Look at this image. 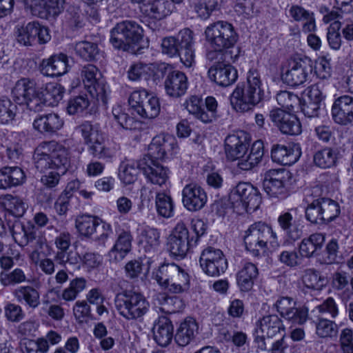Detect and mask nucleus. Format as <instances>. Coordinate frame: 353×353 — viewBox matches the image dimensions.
I'll use <instances>...</instances> for the list:
<instances>
[{"mask_svg":"<svg viewBox=\"0 0 353 353\" xmlns=\"http://www.w3.org/2000/svg\"><path fill=\"white\" fill-rule=\"evenodd\" d=\"M33 160L36 169L40 172L54 170L41 178V183L49 189L58 185L61 174L65 172L69 164L68 150L55 141L40 143L34 150Z\"/></svg>","mask_w":353,"mask_h":353,"instance_id":"1","label":"nucleus"},{"mask_svg":"<svg viewBox=\"0 0 353 353\" xmlns=\"http://www.w3.org/2000/svg\"><path fill=\"white\" fill-rule=\"evenodd\" d=\"M264 92L256 70H250L246 83H239L230 95V104L238 112H247L253 110L263 99Z\"/></svg>","mask_w":353,"mask_h":353,"instance_id":"2","label":"nucleus"},{"mask_svg":"<svg viewBox=\"0 0 353 353\" xmlns=\"http://www.w3.org/2000/svg\"><path fill=\"white\" fill-rule=\"evenodd\" d=\"M154 279L162 288L172 294L182 293L190 287L188 274L174 263L162 264L155 273Z\"/></svg>","mask_w":353,"mask_h":353,"instance_id":"3","label":"nucleus"},{"mask_svg":"<svg viewBox=\"0 0 353 353\" xmlns=\"http://www.w3.org/2000/svg\"><path fill=\"white\" fill-rule=\"evenodd\" d=\"M276 234L266 223L259 221L251 225L245 231L243 240L245 249L254 257L266 254L268 243L271 238L276 239Z\"/></svg>","mask_w":353,"mask_h":353,"instance_id":"4","label":"nucleus"},{"mask_svg":"<svg viewBox=\"0 0 353 353\" xmlns=\"http://www.w3.org/2000/svg\"><path fill=\"white\" fill-rule=\"evenodd\" d=\"M114 303L119 314L129 321L142 318L150 307L149 302L143 294L132 291L117 294Z\"/></svg>","mask_w":353,"mask_h":353,"instance_id":"5","label":"nucleus"},{"mask_svg":"<svg viewBox=\"0 0 353 353\" xmlns=\"http://www.w3.org/2000/svg\"><path fill=\"white\" fill-rule=\"evenodd\" d=\"M204 34L210 48L218 50L232 48L239 39L232 24L225 21L210 23L205 28Z\"/></svg>","mask_w":353,"mask_h":353,"instance_id":"6","label":"nucleus"},{"mask_svg":"<svg viewBox=\"0 0 353 353\" xmlns=\"http://www.w3.org/2000/svg\"><path fill=\"white\" fill-rule=\"evenodd\" d=\"M143 37V29L132 20L117 23L110 30V42L118 50H128L132 44L138 43Z\"/></svg>","mask_w":353,"mask_h":353,"instance_id":"7","label":"nucleus"},{"mask_svg":"<svg viewBox=\"0 0 353 353\" xmlns=\"http://www.w3.org/2000/svg\"><path fill=\"white\" fill-rule=\"evenodd\" d=\"M79 130L88 145V152L99 159H111L114 152L105 145V138L99 126L90 122H85L79 127Z\"/></svg>","mask_w":353,"mask_h":353,"instance_id":"8","label":"nucleus"},{"mask_svg":"<svg viewBox=\"0 0 353 353\" xmlns=\"http://www.w3.org/2000/svg\"><path fill=\"white\" fill-rule=\"evenodd\" d=\"M340 214L337 202L328 198L314 200L305 209V218L311 223L326 224L335 219Z\"/></svg>","mask_w":353,"mask_h":353,"instance_id":"9","label":"nucleus"},{"mask_svg":"<svg viewBox=\"0 0 353 353\" xmlns=\"http://www.w3.org/2000/svg\"><path fill=\"white\" fill-rule=\"evenodd\" d=\"M313 70L312 61L307 57L288 60L283 66L281 79L292 87H297L305 83Z\"/></svg>","mask_w":353,"mask_h":353,"instance_id":"10","label":"nucleus"},{"mask_svg":"<svg viewBox=\"0 0 353 353\" xmlns=\"http://www.w3.org/2000/svg\"><path fill=\"white\" fill-rule=\"evenodd\" d=\"M285 332L282 320L276 314H270L260 318L255 325L254 343L259 350H267V340Z\"/></svg>","mask_w":353,"mask_h":353,"instance_id":"11","label":"nucleus"},{"mask_svg":"<svg viewBox=\"0 0 353 353\" xmlns=\"http://www.w3.org/2000/svg\"><path fill=\"white\" fill-rule=\"evenodd\" d=\"M229 200L234 208L246 211L256 210L261 202L260 193L248 183H239L229 195Z\"/></svg>","mask_w":353,"mask_h":353,"instance_id":"12","label":"nucleus"},{"mask_svg":"<svg viewBox=\"0 0 353 353\" xmlns=\"http://www.w3.org/2000/svg\"><path fill=\"white\" fill-rule=\"evenodd\" d=\"M85 88L90 94L105 105L108 102V87L98 68L92 64L85 65L81 70Z\"/></svg>","mask_w":353,"mask_h":353,"instance_id":"13","label":"nucleus"},{"mask_svg":"<svg viewBox=\"0 0 353 353\" xmlns=\"http://www.w3.org/2000/svg\"><path fill=\"white\" fill-rule=\"evenodd\" d=\"M196 246L190 239L186 225L180 221L176 223L168 238L167 248L170 254L183 259L191 247Z\"/></svg>","mask_w":353,"mask_h":353,"instance_id":"14","label":"nucleus"},{"mask_svg":"<svg viewBox=\"0 0 353 353\" xmlns=\"http://www.w3.org/2000/svg\"><path fill=\"white\" fill-rule=\"evenodd\" d=\"M290 173L285 169H272L265 172L263 186L271 197L284 199L288 196L287 183Z\"/></svg>","mask_w":353,"mask_h":353,"instance_id":"15","label":"nucleus"},{"mask_svg":"<svg viewBox=\"0 0 353 353\" xmlns=\"http://www.w3.org/2000/svg\"><path fill=\"white\" fill-rule=\"evenodd\" d=\"M199 264L202 270L210 276H219L228 268V261L222 250L211 246L202 251Z\"/></svg>","mask_w":353,"mask_h":353,"instance_id":"16","label":"nucleus"},{"mask_svg":"<svg viewBox=\"0 0 353 353\" xmlns=\"http://www.w3.org/2000/svg\"><path fill=\"white\" fill-rule=\"evenodd\" d=\"M16 37L17 41L25 46H32L37 42L46 43L51 38L48 28L37 21L30 22L19 28Z\"/></svg>","mask_w":353,"mask_h":353,"instance_id":"17","label":"nucleus"},{"mask_svg":"<svg viewBox=\"0 0 353 353\" xmlns=\"http://www.w3.org/2000/svg\"><path fill=\"white\" fill-rule=\"evenodd\" d=\"M269 117L281 133L292 136L299 135L301 133V124L296 115L276 108L270 112Z\"/></svg>","mask_w":353,"mask_h":353,"instance_id":"18","label":"nucleus"},{"mask_svg":"<svg viewBox=\"0 0 353 353\" xmlns=\"http://www.w3.org/2000/svg\"><path fill=\"white\" fill-rule=\"evenodd\" d=\"M250 143V134L243 130L236 131L226 137L225 151L230 161L237 160L244 152H248Z\"/></svg>","mask_w":353,"mask_h":353,"instance_id":"19","label":"nucleus"},{"mask_svg":"<svg viewBox=\"0 0 353 353\" xmlns=\"http://www.w3.org/2000/svg\"><path fill=\"white\" fill-rule=\"evenodd\" d=\"M177 148L175 138L170 134H159L154 137L148 146V154L143 158L163 160L167 154L172 153Z\"/></svg>","mask_w":353,"mask_h":353,"instance_id":"20","label":"nucleus"},{"mask_svg":"<svg viewBox=\"0 0 353 353\" xmlns=\"http://www.w3.org/2000/svg\"><path fill=\"white\" fill-rule=\"evenodd\" d=\"M138 166L152 184L162 186L168 180V168L154 159L143 158L139 161Z\"/></svg>","mask_w":353,"mask_h":353,"instance_id":"21","label":"nucleus"},{"mask_svg":"<svg viewBox=\"0 0 353 353\" xmlns=\"http://www.w3.org/2000/svg\"><path fill=\"white\" fill-rule=\"evenodd\" d=\"M208 200L205 191L195 183L186 185L182 191V203L189 211L196 212L202 209Z\"/></svg>","mask_w":353,"mask_h":353,"instance_id":"22","label":"nucleus"},{"mask_svg":"<svg viewBox=\"0 0 353 353\" xmlns=\"http://www.w3.org/2000/svg\"><path fill=\"white\" fill-rule=\"evenodd\" d=\"M71 239L72 236L68 232H62L54 239V244L58 250L54 256V261L60 265H75L79 263L78 254L69 250Z\"/></svg>","mask_w":353,"mask_h":353,"instance_id":"23","label":"nucleus"},{"mask_svg":"<svg viewBox=\"0 0 353 353\" xmlns=\"http://www.w3.org/2000/svg\"><path fill=\"white\" fill-rule=\"evenodd\" d=\"M332 117L335 123L346 125L353 121V97L343 95L334 100Z\"/></svg>","mask_w":353,"mask_h":353,"instance_id":"24","label":"nucleus"},{"mask_svg":"<svg viewBox=\"0 0 353 353\" xmlns=\"http://www.w3.org/2000/svg\"><path fill=\"white\" fill-rule=\"evenodd\" d=\"M208 76L210 80L221 87L232 85L238 78L237 70L232 65L219 62L209 68Z\"/></svg>","mask_w":353,"mask_h":353,"instance_id":"25","label":"nucleus"},{"mask_svg":"<svg viewBox=\"0 0 353 353\" xmlns=\"http://www.w3.org/2000/svg\"><path fill=\"white\" fill-rule=\"evenodd\" d=\"M141 4V10L149 17L161 20L170 15L173 10L172 3L165 0H132Z\"/></svg>","mask_w":353,"mask_h":353,"instance_id":"26","label":"nucleus"},{"mask_svg":"<svg viewBox=\"0 0 353 353\" xmlns=\"http://www.w3.org/2000/svg\"><path fill=\"white\" fill-rule=\"evenodd\" d=\"M10 228L14 241L21 247L28 245L39 236L38 230L31 221L24 223L17 220L10 226Z\"/></svg>","mask_w":353,"mask_h":353,"instance_id":"27","label":"nucleus"},{"mask_svg":"<svg viewBox=\"0 0 353 353\" xmlns=\"http://www.w3.org/2000/svg\"><path fill=\"white\" fill-rule=\"evenodd\" d=\"M164 83L166 93L175 98L184 95L188 88L187 76L179 70L169 72Z\"/></svg>","mask_w":353,"mask_h":353,"instance_id":"28","label":"nucleus"},{"mask_svg":"<svg viewBox=\"0 0 353 353\" xmlns=\"http://www.w3.org/2000/svg\"><path fill=\"white\" fill-rule=\"evenodd\" d=\"M40 71L45 76L58 77L68 71L67 56L63 54L52 55L43 59L40 65Z\"/></svg>","mask_w":353,"mask_h":353,"instance_id":"29","label":"nucleus"},{"mask_svg":"<svg viewBox=\"0 0 353 353\" xmlns=\"http://www.w3.org/2000/svg\"><path fill=\"white\" fill-rule=\"evenodd\" d=\"M263 155V142L261 140L256 141L252 145L250 152H244L237 159V166L242 170H250L261 161Z\"/></svg>","mask_w":353,"mask_h":353,"instance_id":"30","label":"nucleus"},{"mask_svg":"<svg viewBox=\"0 0 353 353\" xmlns=\"http://www.w3.org/2000/svg\"><path fill=\"white\" fill-rule=\"evenodd\" d=\"M278 223L289 241H296L303 236V225L294 220L290 212L281 214L278 217Z\"/></svg>","mask_w":353,"mask_h":353,"instance_id":"31","label":"nucleus"},{"mask_svg":"<svg viewBox=\"0 0 353 353\" xmlns=\"http://www.w3.org/2000/svg\"><path fill=\"white\" fill-rule=\"evenodd\" d=\"M173 325L166 316H160L154 322L152 332L154 341L162 347L168 345L173 338Z\"/></svg>","mask_w":353,"mask_h":353,"instance_id":"32","label":"nucleus"},{"mask_svg":"<svg viewBox=\"0 0 353 353\" xmlns=\"http://www.w3.org/2000/svg\"><path fill=\"white\" fill-rule=\"evenodd\" d=\"M63 120L56 113L40 115L33 122L34 128L43 134H52L63 125Z\"/></svg>","mask_w":353,"mask_h":353,"instance_id":"33","label":"nucleus"},{"mask_svg":"<svg viewBox=\"0 0 353 353\" xmlns=\"http://www.w3.org/2000/svg\"><path fill=\"white\" fill-rule=\"evenodd\" d=\"M25 180V172L18 166H5L0 169V189L6 190L20 185Z\"/></svg>","mask_w":353,"mask_h":353,"instance_id":"34","label":"nucleus"},{"mask_svg":"<svg viewBox=\"0 0 353 353\" xmlns=\"http://www.w3.org/2000/svg\"><path fill=\"white\" fill-rule=\"evenodd\" d=\"M325 242V236L321 233H314L302 239L299 245L301 257L312 258L319 254Z\"/></svg>","mask_w":353,"mask_h":353,"instance_id":"35","label":"nucleus"},{"mask_svg":"<svg viewBox=\"0 0 353 353\" xmlns=\"http://www.w3.org/2000/svg\"><path fill=\"white\" fill-rule=\"evenodd\" d=\"M289 14L296 22L302 23V31L305 33L314 32L316 30L314 13L301 6L292 5Z\"/></svg>","mask_w":353,"mask_h":353,"instance_id":"36","label":"nucleus"},{"mask_svg":"<svg viewBox=\"0 0 353 353\" xmlns=\"http://www.w3.org/2000/svg\"><path fill=\"white\" fill-rule=\"evenodd\" d=\"M198 328L197 323L193 318H186L176 330L174 336L175 342L181 347L188 345L194 340L198 332Z\"/></svg>","mask_w":353,"mask_h":353,"instance_id":"37","label":"nucleus"},{"mask_svg":"<svg viewBox=\"0 0 353 353\" xmlns=\"http://www.w3.org/2000/svg\"><path fill=\"white\" fill-rule=\"evenodd\" d=\"M300 157V152L290 146L284 145H274L271 150V157L273 161L283 165H291L296 163Z\"/></svg>","mask_w":353,"mask_h":353,"instance_id":"38","label":"nucleus"},{"mask_svg":"<svg viewBox=\"0 0 353 353\" xmlns=\"http://www.w3.org/2000/svg\"><path fill=\"white\" fill-rule=\"evenodd\" d=\"M38 90L34 80L23 78L17 81L12 94L14 101L19 104H24L28 99L33 97Z\"/></svg>","mask_w":353,"mask_h":353,"instance_id":"39","label":"nucleus"},{"mask_svg":"<svg viewBox=\"0 0 353 353\" xmlns=\"http://www.w3.org/2000/svg\"><path fill=\"white\" fill-rule=\"evenodd\" d=\"M259 274L258 268L252 263H245L236 274V282L242 292H249Z\"/></svg>","mask_w":353,"mask_h":353,"instance_id":"40","label":"nucleus"},{"mask_svg":"<svg viewBox=\"0 0 353 353\" xmlns=\"http://www.w3.org/2000/svg\"><path fill=\"white\" fill-rule=\"evenodd\" d=\"M12 294L19 303H25L30 308L35 309L40 305V294L31 285L19 286Z\"/></svg>","mask_w":353,"mask_h":353,"instance_id":"41","label":"nucleus"},{"mask_svg":"<svg viewBox=\"0 0 353 353\" xmlns=\"http://www.w3.org/2000/svg\"><path fill=\"white\" fill-rule=\"evenodd\" d=\"M339 159L337 148L326 147L316 152L313 157L314 164L321 168H330L336 165Z\"/></svg>","mask_w":353,"mask_h":353,"instance_id":"42","label":"nucleus"},{"mask_svg":"<svg viewBox=\"0 0 353 353\" xmlns=\"http://www.w3.org/2000/svg\"><path fill=\"white\" fill-rule=\"evenodd\" d=\"M100 219L89 214L79 216L75 220V228L81 236L91 239Z\"/></svg>","mask_w":353,"mask_h":353,"instance_id":"43","label":"nucleus"},{"mask_svg":"<svg viewBox=\"0 0 353 353\" xmlns=\"http://www.w3.org/2000/svg\"><path fill=\"white\" fill-rule=\"evenodd\" d=\"M132 237L130 232L123 231L117 238V240L109 252L110 256L114 255L116 261L122 260L131 250Z\"/></svg>","mask_w":353,"mask_h":353,"instance_id":"44","label":"nucleus"},{"mask_svg":"<svg viewBox=\"0 0 353 353\" xmlns=\"http://www.w3.org/2000/svg\"><path fill=\"white\" fill-rule=\"evenodd\" d=\"M64 0H39L35 4L37 15L39 17H46L48 15H58L63 9Z\"/></svg>","mask_w":353,"mask_h":353,"instance_id":"45","label":"nucleus"},{"mask_svg":"<svg viewBox=\"0 0 353 353\" xmlns=\"http://www.w3.org/2000/svg\"><path fill=\"white\" fill-rule=\"evenodd\" d=\"M74 50L78 56L88 61L97 60L100 53L97 43L87 41L76 43Z\"/></svg>","mask_w":353,"mask_h":353,"instance_id":"46","label":"nucleus"},{"mask_svg":"<svg viewBox=\"0 0 353 353\" xmlns=\"http://www.w3.org/2000/svg\"><path fill=\"white\" fill-rule=\"evenodd\" d=\"M137 163L133 161H123L119 166V176L120 179L126 185L132 184L137 179L139 170Z\"/></svg>","mask_w":353,"mask_h":353,"instance_id":"47","label":"nucleus"},{"mask_svg":"<svg viewBox=\"0 0 353 353\" xmlns=\"http://www.w3.org/2000/svg\"><path fill=\"white\" fill-rule=\"evenodd\" d=\"M22 353H46L49 350L48 341L44 338L37 340L24 339L20 342Z\"/></svg>","mask_w":353,"mask_h":353,"instance_id":"48","label":"nucleus"},{"mask_svg":"<svg viewBox=\"0 0 353 353\" xmlns=\"http://www.w3.org/2000/svg\"><path fill=\"white\" fill-rule=\"evenodd\" d=\"M155 203L159 215L165 218L172 216L174 204L170 196L163 192H159L156 195Z\"/></svg>","mask_w":353,"mask_h":353,"instance_id":"49","label":"nucleus"},{"mask_svg":"<svg viewBox=\"0 0 353 353\" xmlns=\"http://www.w3.org/2000/svg\"><path fill=\"white\" fill-rule=\"evenodd\" d=\"M90 104V99L87 94H79L69 99L66 111L70 115L80 114L87 110Z\"/></svg>","mask_w":353,"mask_h":353,"instance_id":"50","label":"nucleus"},{"mask_svg":"<svg viewBox=\"0 0 353 353\" xmlns=\"http://www.w3.org/2000/svg\"><path fill=\"white\" fill-rule=\"evenodd\" d=\"M338 333V325L331 320L319 317L316 323V334L320 338H332Z\"/></svg>","mask_w":353,"mask_h":353,"instance_id":"51","label":"nucleus"},{"mask_svg":"<svg viewBox=\"0 0 353 353\" xmlns=\"http://www.w3.org/2000/svg\"><path fill=\"white\" fill-rule=\"evenodd\" d=\"M3 204L6 210L15 217H21L28 208L21 198L10 194L5 196Z\"/></svg>","mask_w":353,"mask_h":353,"instance_id":"52","label":"nucleus"},{"mask_svg":"<svg viewBox=\"0 0 353 353\" xmlns=\"http://www.w3.org/2000/svg\"><path fill=\"white\" fill-rule=\"evenodd\" d=\"M222 0H198L194 6V10L198 17L202 19H207L212 12L217 9Z\"/></svg>","mask_w":353,"mask_h":353,"instance_id":"53","label":"nucleus"},{"mask_svg":"<svg viewBox=\"0 0 353 353\" xmlns=\"http://www.w3.org/2000/svg\"><path fill=\"white\" fill-rule=\"evenodd\" d=\"M139 115L145 119H154L160 112V103L159 99L152 94L145 99L141 107Z\"/></svg>","mask_w":353,"mask_h":353,"instance_id":"54","label":"nucleus"},{"mask_svg":"<svg viewBox=\"0 0 353 353\" xmlns=\"http://www.w3.org/2000/svg\"><path fill=\"white\" fill-rule=\"evenodd\" d=\"M43 93L48 105L54 106L63 99L65 92L64 88L57 83H50L46 86Z\"/></svg>","mask_w":353,"mask_h":353,"instance_id":"55","label":"nucleus"},{"mask_svg":"<svg viewBox=\"0 0 353 353\" xmlns=\"http://www.w3.org/2000/svg\"><path fill=\"white\" fill-rule=\"evenodd\" d=\"M112 113L114 119L123 129L131 130L137 128L138 122L133 117L125 113L121 106L117 105L113 107Z\"/></svg>","mask_w":353,"mask_h":353,"instance_id":"56","label":"nucleus"},{"mask_svg":"<svg viewBox=\"0 0 353 353\" xmlns=\"http://www.w3.org/2000/svg\"><path fill=\"white\" fill-rule=\"evenodd\" d=\"M151 67L145 63L137 62L132 64L128 70L127 74L129 80L132 81L146 79L150 74Z\"/></svg>","mask_w":353,"mask_h":353,"instance_id":"57","label":"nucleus"},{"mask_svg":"<svg viewBox=\"0 0 353 353\" xmlns=\"http://www.w3.org/2000/svg\"><path fill=\"white\" fill-rule=\"evenodd\" d=\"M141 241L145 252L154 251L159 245V232L154 228L146 229L142 232Z\"/></svg>","mask_w":353,"mask_h":353,"instance_id":"58","label":"nucleus"},{"mask_svg":"<svg viewBox=\"0 0 353 353\" xmlns=\"http://www.w3.org/2000/svg\"><path fill=\"white\" fill-rule=\"evenodd\" d=\"M17 109V105L9 99H0V123L6 124L12 121L15 117Z\"/></svg>","mask_w":353,"mask_h":353,"instance_id":"59","label":"nucleus"},{"mask_svg":"<svg viewBox=\"0 0 353 353\" xmlns=\"http://www.w3.org/2000/svg\"><path fill=\"white\" fill-rule=\"evenodd\" d=\"M324 82L318 83L309 86L305 90L303 94V99H309L311 102H315L322 105V101L325 98L323 93Z\"/></svg>","mask_w":353,"mask_h":353,"instance_id":"60","label":"nucleus"},{"mask_svg":"<svg viewBox=\"0 0 353 353\" xmlns=\"http://www.w3.org/2000/svg\"><path fill=\"white\" fill-rule=\"evenodd\" d=\"M150 94L145 89H138L134 90L128 97V104L130 109L139 115L141 107Z\"/></svg>","mask_w":353,"mask_h":353,"instance_id":"61","label":"nucleus"},{"mask_svg":"<svg viewBox=\"0 0 353 353\" xmlns=\"http://www.w3.org/2000/svg\"><path fill=\"white\" fill-rule=\"evenodd\" d=\"M112 233L111 225L101 219L91 240L97 242L100 245H105L106 241Z\"/></svg>","mask_w":353,"mask_h":353,"instance_id":"62","label":"nucleus"},{"mask_svg":"<svg viewBox=\"0 0 353 353\" xmlns=\"http://www.w3.org/2000/svg\"><path fill=\"white\" fill-rule=\"evenodd\" d=\"M341 27L340 21H334L327 28V40L330 47L334 50H339L341 46L342 39L339 32Z\"/></svg>","mask_w":353,"mask_h":353,"instance_id":"63","label":"nucleus"},{"mask_svg":"<svg viewBox=\"0 0 353 353\" xmlns=\"http://www.w3.org/2000/svg\"><path fill=\"white\" fill-rule=\"evenodd\" d=\"M26 279L24 272L20 268H16L9 273L0 274V282L4 286L19 284L25 282Z\"/></svg>","mask_w":353,"mask_h":353,"instance_id":"64","label":"nucleus"}]
</instances>
